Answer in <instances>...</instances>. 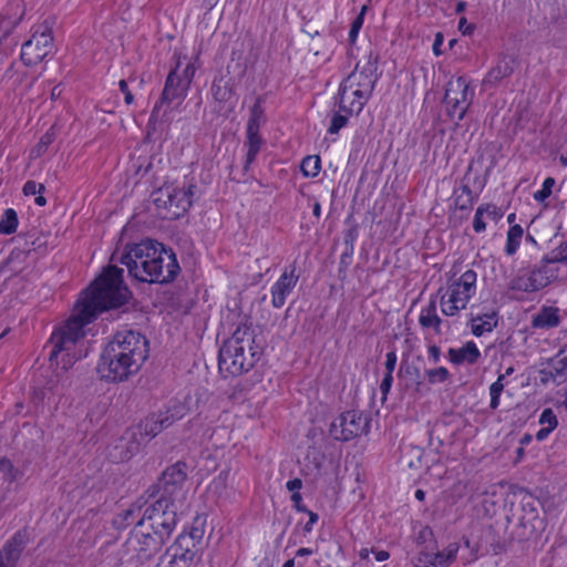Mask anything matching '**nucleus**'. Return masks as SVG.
Wrapping results in <instances>:
<instances>
[{"instance_id":"nucleus-1","label":"nucleus","mask_w":567,"mask_h":567,"mask_svg":"<svg viewBox=\"0 0 567 567\" xmlns=\"http://www.w3.org/2000/svg\"><path fill=\"white\" fill-rule=\"evenodd\" d=\"M130 291L123 284V269L109 266L86 289L84 297L75 305L73 315L63 326L53 331L49 340L50 362L52 364L55 362L63 370L71 368L79 359L74 348L76 342L85 336L84 327L99 313L126 303Z\"/></svg>"},{"instance_id":"nucleus-2","label":"nucleus","mask_w":567,"mask_h":567,"mask_svg":"<svg viewBox=\"0 0 567 567\" xmlns=\"http://www.w3.org/2000/svg\"><path fill=\"white\" fill-rule=\"evenodd\" d=\"M144 334L135 330L117 331L104 347L96 367L102 380L118 383L137 373L148 358Z\"/></svg>"},{"instance_id":"nucleus-3","label":"nucleus","mask_w":567,"mask_h":567,"mask_svg":"<svg viewBox=\"0 0 567 567\" xmlns=\"http://www.w3.org/2000/svg\"><path fill=\"white\" fill-rule=\"evenodd\" d=\"M261 354L262 347L257 342L252 323L245 319L220 347L218 368L220 372H227L234 377L241 375L256 365Z\"/></svg>"},{"instance_id":"nucleus-4","label":"nucleus","mask_w":567,"mask_h":567,"mask_svg":"<svg viewBox=\"0 0 567 567\" xmlns=\"http://www.w3.org/2000/svg\"><path fill=\"white\" fill-rule=\"evenodd\" d=\"M378 70V58L369 54L367 63L360 69V63L342 82V91L351 90L352 95H357L355 101H351L350 113L359 114L372 95L375 82L378 80L375 72Z\"/></svg>"},{"instance_id":"nucleus-5","label":"nucleus","mask_w":567,"mask_h":567,"mask_svg":"<svg viewBox=\"0 0 567 567\" xmlns=\"http://www.w3.org/2000/svg\"><path fill=\"white\" fill-rule=\"evenodd\" d=\"M121 258L141 259L144 262L166 266V278L175 279L181 272V267L175 252L163 244L145 239L137 244L127 245Z\"/></svg>"},{"instance_id":"nucleus-6","label":"nucleus","mask_w":567,"mask_h":567,"mask_svg":"<svg viewBox=\"0 0 567 567\" xmlns=\"http://www.w3.org/2000/svg\"><path fill=\"white\" fill-rule=\"evenodd\" d=\"M181 505L164 497H154L144 507L138 525H147L171 537L177 524V509Z\"/></svg>"},{"instance_id":"nucleus-7","label":"nucleus","mask_w":567,"mask_h":567,"mask_svg":"<svg viewBox=\"0 0 567 567\" xmlns=\"http://www.w3.org/2000/svg\"><path fill=\"white\" fill-rule=\"evenodd\" d=\"M186 476V464L177 462L167 467L157 482L150 486L145 493L148 495V498L159 496L182 505L186 494L184 491Z\"/></svg>"},{"instance_id":"nucleus-8","label":"nucleus","mask_w":567,"mask_h":567,"mask_svg":"<svg viewBox=\"0 0 567 567\" xmlns=\"http://www.w3.org/2000/svg\"><path fill=\"white\" fill-rule=\"evenodd\" d=\"M196 185H164L153 193V202L157 208H164L173 218L183 216L193 205Z\"/></svg>"},{"instance_id":"nucleus-9","label":"nucleus","mask_w":567,"mask_h":567,"mask_svg":"<svg viewBox=\"0 0 567 567\" xmlns=\"http://www.w3.org/2000/svg\"><path fill=\"white\" fill-rule=\"evenodd\" d=\"M555 262V260L547 256L543 257L540 264L536 265L532 270L518 272L508 282V289L527 293L544 289L557 278L558 269L549 266Z\"/></svg>"},{"instance_id":"nucleus-10","label":"nucleus","mask_w":567,"mask_h":567,"mask_svg":"<svg viewBox=\"0 0 567 567\" xmlns=\"http://www.w3.org/2000/svg\"><path fill=\"white\" fill-rule=\"evenodd\" d=\"M476 272L470 269L449 287L447 293L441 298V309L445 316L453 317L466 308L476 291Z\"/></svg>"},{"instance_id":"nucleus-11","label":"nucleus","mask_w":567,"mask_h":567,"mask_svg":"<svg viewBox=\"0 0 567 567\" xmlns=\"http://www.w3.org/2000/svg\"><path fill=\"white\" fill-rule=\"evenodd\" d=\"M475 92L464 76L451 79L445 89L444 103L451 118L462 121L471 106Z\"/></svg>"},{"instance_id":"nucleus-12","label":"nucleus","mask_w":567,"mask_h":567,"mask_svg":"<svg viewBox=\"0 0 567 567\" xmlns=\"http://www.w3.org/2000/svg\"><path fill=\"white\" fill-rule=\"evenodd\" d=\"M169 539L158 530H152L147 525L134 527L127 540V545L136 553L140 561H146L154 557Z\"/></svg>"},{"instance_id":"nucleus-13","label":"nucleus","mask_w":567,"mask_h":567,"mask_svg":"<svg viewBox=\"0 0 567 567\" xmlns=\"http://www.w3.org/2000/svg\"><path fill=\"white\" fill-rule=\"evenodd\" d=\"M178 68L179 63L168 73L159 101L153 107L151 120H162L174 102L178 105L186 97L189 85L179 78Z\"/></svg>"},{"instance_id":"nucleus-14","label":"nucleus","mask_w":567,"mask_h":567,"mask_svg":"<svg viewBox=\"0 0 567 567\" xmlns=\"http://www.w3.org/2000/svg\"><path fill=\"white\" fill-rule=\"evenodd\" d=\"M368 422L361 412L346 411L339 414L330 424L329 434L336 441L348 442L367 431Z\"/></svg>"},{"instance_id":"nucleus-15","label":"nucleus","mask_w":567,"mask_h":567,"mask_svg":"<svg viewBox=\"0 0 567 567\" xmlns=\"http://www.w3.org/2000/svg\"><path fill=\"white\" fill-rule=\"evenodd\" d=\"M53 37L48 25L40 27L32 37L22 44L21 60L25 65L40 63L50 52L53 45Z\"/></svg>"},{"instance_id":"nucleus-16","label":"nucleus","mask_w":567,"mask_h":567,"mask_svg":"<svg viewBox=\"0 0 567 567\" xmlns=\"http://www.w3.org/2000/svg\"><path fill=\"white\" fill-rule=\"evenodd\" d=\"M122 265L127 268V272L131 278L141 281V282H150V284H168L174 281L175 279H167L166 266L144 262L141 259H124L120 258L118 260Z\"/></svg>"},{"instance_id":"nucleus-17","label":"nucleus","mask_w":567,"mask_h":567,"mask_svg":"<svg viewBox=\"0 0 567 567\" xmlns=\"http://www.w3.org/2000/svg\"><path fill=\"white\" fill-rule=\"evenodd\" d=\"M192 540L177 537L165 554L161 557L159 566L163 567H193L199 548H194Z\"/></svg>"},{"instance_id":"nucleus-18","label":"nucleus","mask_w":567,"mask_h":567,"mask_svg":"<svg viewBox=\"0 0 567 567\" xmlns=\"http://www.w3.org/2000/svg\"><path fill=\"white\" fill-rule=\"evenodd\" d=\"M299 276L296 274V267L290 266L271 287V305L275 308H281L286 303L287 297L292 292L298 282Z\"/></svg>"},{"instance_id":"nucleus-19","label":"nucleus","mask_w":567,"mask_h":567,"mask_svg":"<svg viewBox=\"0 0 567 567\" xmlns=\"http://www.w3.org/2000/svg\"><path fill=\"white\" fill-rule=\"evenodd\" d=\"M28 543L27 529H20L4 544L0 550V567H16L21 553Z\"/></svg>"},{"instance_id":"nucleus-20","label":"nucleus","mask_w":567,"mask_h":567,"mask_svg":"<svg viewBox=\"0 0 567 567\" xmlns=\"http://www.w3.org/2000/svg\"><path fill=\"white\" fill-rule=\"evenodd\" d=\"M150 501L151 498H148V495L144 493L134 503H132L128 508L116 515L113 519L114 526L118 529L126 528L131 525L138 527V520L142 518L144 507Z\"/></svg>"},{"instance_id":"nucleus-21","label":"nucleus","mask_w":567,"mask_h":567,"mask_svg":"<svg viewBox=\"0 0 567 567\" xmlns=\"http://www.w3.org/2000/svg\"><path fill=\"white\" fill-rule=\"evenodd\" d=\"M13 240L16 243V249L21 250L24 254L42 251L48 244L47 236L37 229L20 234L14 237Z\"/></svg>"},{"instance_id":"nucleus-22","label":"nucleus","mask_w":567,"mask_h":567,"mask_svg":"<svg viewBox=\"0 0 567 567\" xmlns=\"http://www.w3.org/2000/svg\"><path fill=\"white\" fill-rule=\"evenodd\" d=\"M561 323L560 309L553 306H543L537 313L532 317V327L534 329L549 330L557 328Z\"/></svg>"},{"instance_id":"nucleus-23","label":"nucleus","mask_w":567,"mask_h":567,"mask_svg":"<svg viewBox=\"0 0 567 567\" xmlns=\"http://www.w3.org/2000/svg\"><path fill=\"white\" fill-rule=\"evenodd\" d=\"M481 352L473 341H467L462 348L449 350V359L454 364H474L478 361Z\"/></svg>"},{"instance_id":"nucleus-24","label":"nucleus","mask_w":567,"mask_h":567,"mask_svg":"<svg viewBox=\"0 0 567 567\" xmlns=\"http://www.w3.org/2000/svg\"><path fill=\"white\" fill-rule=\"evenodd\" d=\"M514 72L513 60L502 56L497 64L493 66L483 80V84H496L501 80L508 78Z\"/></svg>"},{"instance_id":"nucleus-25","label":"nucleus","mask_w":567,"mask_h":567,"mask_svg":"<svg viewBox=\"0 0 567 567\" xmlns=\"http://www.w3.org/2000/svg\"><path fill=\"white\" fill-rule=\"evenodd\" d=\"M121 437L123 442H125V454L124 456H120L122 460L132 458L140 451L141 446L146 442L145 439L140 437L137 427L125 431Z\"/></svg>"},{"instance_id":"nucleus-26","label":"nucleus","mask_w":567,"mask_h":567,"mask_svg":"<svg viewBox=\"0 0 567 567\" xmlns=\"http://www.w3.org/2000/svg\"><path fill=\"white\" fill-rule=\"evenodd\" d=\"M212 94L217 102H227L233 96V84L225 76L216 78L212 84Z\"/></svg>"},{"instance_id":"nucleus-27","label":"nucleus","mask_w":567,"mask_h":567,"mask_svg":"<svg viewBox=\"0 0 567 567\" xmlns=\"http://www.w3.org/2000/svg\"><path fill=\"white\" fill-rule=\"evenodd\" d=\"M495 317H496V313L493 312L489 315H484L483 317L477 316L476 318H472L471 319L472 333L475 337H481L485 332L492 331L497 326V320L495 319Z\"/></svg>"},{"instance_id":"nucleus-28","label":"nucleus","mask_w":567,"mask_h":567,"mask_svg":"<svg viewBox=\"0 0 567 567\" xmlns=\"http://www.w3.org/2000/svg\"><path fill=\"white\" fill-rule=\"evenodd\" d=\"M419 322L423 328H433L436 332H440L442 320L436 313V302L434 300H431L430 303L422 309Z\"/></svg>"},{"instance_id":"nucleus-29","label":"nucleus","mask_w":567,"mask_h":567,"mask_svg":"<svg viewBox=\"0 0 567 567\" xmlns=\"http://www.w3.org/2000/svg\"><path fill=\"white\" fill-rule=\"evenodd\" d=\"M460 545L457 543L449 544L443 550L434 554L433 567H449L452 565L457 557Z\"/></svg>"},{"instance_id":"nucleus-30","label":"nucleus","mask_w":567,"mask_h":567,"mask_svg":"<svg viewBox=\"0 0 567 567\" xmlns=\"http://www.w3.org/2000/svg\"><path fill=\"white\" fill-rule=\"evenodd\" d=\"M548 367H550V377H557L558 384L564 382L567 378V357L561 354L560 351L548 361Z\"/></svg>"},{"instance_id":"nucleus-31","label":"nucleus","mask_w":567,"mask_h":567,"mask_svg":"<svg viewBox=\"0 0 567 567\" xmlns=\"http://www.w3.org/2000/svg\"><path fill=\"white\" fill-rule=\"evenodd\" d=\"M136 427L138 430L140 437L145 439L146 442L162 432V426L158 424L157 417L153 415L145 417V420Z\"/></svg>"},{"instance_id":"nucleus-32","label":"nucleus","mask_w":567,"mask_h":567,"mask_svg":"<svg viewBox=\"0 0 567 567\" xmlns=\"http://www.w3.org/2000/svg\"><path fill=\"white\" fill-rule=\"evenodd\" d=\"M524 230L520 225L511 226L507 231L505 252L508 256L516 254L519 248Z\"/></svg>"},{"instance_id":"nucleus-33","label":"nucleus","mask_w":567,"mask_h":567,"mask_svg":"<svg viewBox=\"0 0 567 567\" xmlns=\"http://www.w3.org/2000/svg\"><path fill=\"white\" fill-rule=\"evenodd\" d=\"M264 102V99L261 96H258L256 99V102L250 109V115L247 123V130L246 131H254L259 132L260 122L264 116V109L261 106Z\"/></svg>"},{"instance_id":"nucleus-34","label":"nucleus","mask_w":567,"mask_h":567,"mask_svg":"<svg viewBox=\"0 0 567 567\" xmlns=\"http://www.w3.org/2000/svg\"><path fill=\"white\" fill-rule=\"evenodd\" d=\"M485 214H487L492 218H495L496 207L493 205L477 207L473 219V228L476 233H482L486 229V224L483 219Z\"/></svg>"},{"instance_id":"nucleus-35","label":"nucleus","mask_w":567,"mask_h":567,"mask_svg":"<svg viewBox=\"0 0 567 567\" xmlns=\"http://www.w3.org/2000/svg\"><path fill=\"white\" fill-rule=\"evenodd\" d=\"M18 227V215L12 208L4 210L0 219V233L4 235L13 234Z\"/></svg>"},{"instance_id":"nucleus-36","label":"nucleus","mask_w":567,"mask_h":567,"mask_svg":"<svg viewBox=\"0 0 567 567\" xmlns=\"http://www.w3.org/2000/svg\"><path fill=\"white\" fill-rule=\"evenodd\" d=\"M321 168V159L318 155L307 156L302 159L300 169L307 177H316Z\"/></svg>"},{"instance_id":"nucleus-37","label":"nucleus","mask_w":567,"mask_h":567,"mask_svg":"<svg viewBox=\"0 0 567 567\" xmlns=\"http://www.w3.org/2000/svg\"><path fill=\"white\" fill-rule=\"evenodd\" d=\"M229 471H221L210 483L209 489L217 494L219 497L226 492L228 487Z\"/></svg>"},{"instance_id":"nucleus-38","label":"nucleus","mask_w":567,"mask_h":567,"mask_svg":"<svg viewBox=\"0 0 567 567\" xmlns=\"http://www.w3.org/2000/svg\"><path fill=\"white\" fill-rule=\"evenodd\" d=\"M505 375L501 374L497 380L491 384L489 386V395H491V402L489 406L493 410H496L499 405V396L504 390V380Z\"/></svg>"},{"instance_id":"nucleus-39","label":"nucleus","mask_w":567,"mask_h":567,"mask_svg":"<svg viewBox=\"0 0 567 567\" xmlns=\"http://www.w3.org/2000/svg\"><path fill=\"white\" fill-rule=\"evenodd\" d=\"M19 471L16 470L8 458H0V476L6 482H13L17 480Z\"/></svg>"},{"instance_id":"nucleus-40","label":"nucleus","mask_w":567,"mask_h":567,"mask_svg":"<svg viewBox=\"0 0 567 567\" xmlns=\"http://www.w3.org/2000/svg\"><path fill=\"white\" fill-rule=\"evenodd\" d=\"M425 374L431 384L444 382L450 378V372L444 367L426 370Z\"/></svg>"},{"instance_id":"nucleus-41","label":"nucleus","mask_w":567,"mask_h":567,"mask_svg":"<svg viewBox=\"0 0 567 567\" xmlns=\"http://www.w3.org/2000/svg\"><path fill=\"white\" fill-rule=\"evenodd\" d=\"M539 424L544 427L554 431L558 425V420L553 409H545L539 416Z\"/></svg>"},{"instance_id":"nucleus-42","label":"nucleus","mask_w":567,"mask_h":567,"mask_svg":"<svg viewBox=\"0 0 567 567\" xmlns=\"http://www.w3.org/2000/svg\"><path fill=\"white\" fill-rule=\"evenodd\" d=\"M555 178L553 177H547L545 178L544 183H543V187L540 190H537L535 194H534V199L536 202H544L545 199H547L550 195H551V189L553 187L555 186Z\"/></svg>"},{"instance_id":"nucleus-43","label":"nucleus","mask_w":567,"mask_h":567,"mask_svg":"<svg viewBox=\"0 0 567 567\" xmlns=\"http://www.w3.org/2000/svg\"><path fill=\"white\" fill-rule=\"evenodd\" d=\"M339 107L341 111L348 113V114H351L350 113V107L351 106V101H355L357 100V95H352L351 94V90L349 91H346V93H343L342 91V83L340 84V87H339Z\"/></svg>"},{"instance_id":"nucleus-44","label":"nucleus","mask_w":567,"mask_h":567,"mask_svg":"<svg viewBox=\"0 0 567 567\" xmlns=\"http://www.w3.org/2000/svg\"><path fill=\"white\" fill-rule=\"evenodd\" d=\"M348 123V116L340 113H334L331 118L330 126L328 128L329 134H337Z\"/></svg>"},{"instance_id":"nucleus-45","label":"nucleus","mask_w":567,"mask_h":567,"mask_svg":"<svg viewBox=\"0 0 567 567\" xmlns=\"http://www.w3.org/2000/svg\"><path fill=\"white\" fill-rule=\"evenodd\" d=\"M125 442H123L122 437H120L116 443L114 444V446L112 449H110L109 451V456L111 457V460L113 462H126L127 460H122L120 458V456H124L125 454Z\"/></svg>"},{"instance_id":"nucleus-46","label":"nucleus","mask_w":567,"mask_h":567,"mask_svg":"<svg viewBox=\"0 0 567 567\" xmlns=\"http://www.w3.org/2000/svg\"><path fill=\"white\" fill-rule=\"evenodd\" d=\"M204 536V530L198 527H193L188 533H182L178 537L189 538L192 540L194 548H199Z\"/></svg>"},{"instance_id":"nucleus-47","label":"nucleus","mask_w":567,"mask_h":567,"mask_svg":"<svg viewBox=\"0 0 567 567\" xmlns=\"http://www.w3.org/2000/svg\"><path fill=\"white\" fill-rule=\"evenodd\" d=\"M455 206L461 209V210H465V209H470L474 203V196H466V195H462V194H458L457 190H455Z\"/></svg>"},{"instance_id":"nucleus-48","label":"nucleus","mask_w":567,"mask_h":567,"mask_svg":"<svg viewBox=\"0 0 567 567\" xmlns=\"http://www.w3.org/2000/svg\"><path fill=\"white\" fill-rule=\"evenodd\" d=\"M23 194L25 196H31L35 194H43L45 190V186L43 184H38L34 181H28L23 186Z\"/></svg>"},{"instance_id":"nucleus-49","label":"nucleus","mask_w":567,"mask_h":567,"mask_svg":"<svg viewBox=\"0 0 567 567\" xmlns=\"http://www.w3.org/2000/svg\"><path fill=\"white\" fill-rule=\"evenodd\" d=\"M261 144H262V138L259 135V132L246 131V142H245L246 147H256V148L260 150Z\"/></svg>"},{"instance_id":"nucleus-50","label":"nucleus","mask_w":567,"mask_h":567,"mask_svg":"<svg viewBox=\"0 0 567 567\" xmlns=\"http://www.w3.org/2000/svg\"><path fill=\"white\" fill-rule=\"evenodd\" d=\"M152 415L157 417V422L162 426V431L164 429H167L168 426H171L176 420V417L173 414H171L168 411H166L164 413L161 412L158 414H152Z\"/></svg>"},{"instance_id":"nucleus-51","label":"nucleus","mask_w":567,"mask_h":567,"mask_svg":"<svg viewBox=\"0 0 567 567\" xmlns=\"http://www.w3.org/2000/svg\"><path fill=\"white\" fill-rule=\"evenodd\" d=\"M392 382H393L392 374L384 373L383 380L381 381V384H380V391L382 393L381 401L383 403L386 401V396H388V394H389V392L391 390Z\"/></svg>"},{"instance_id":"nucleus-52","label":"nucleus","mask_w":567,"mask_h":567,"mask_svg":"<svg viewBox=\"0 0 567 567\" xmlns=\"http://www.w3.org/2000/svg\"><path fill=\"white\" fill-rule=\"evenodd\" d=\"M196 72V68L193 63H188L182 72H179V78L190 86V83L194 79Z\"/></svg>"},{"instance_id":"nucleus-53","label":"nucleus","mask_w":567,"mask_h":567,"mask_svg":"<svg viewBox=\"0 0 567 567\" xmlns=\"http://www.w3.org/2000/svg\"><path fill=\"white\" fill-rule=\"evenodd\" d=\"M396 360H398V357H396L395 350H391L386 353L385 363H384L385 373H390V374L393 373L395 365H396Z\"/></svg>"},{"instance_id":"nucleus-54","label":"nucleus","mask_w":567,"mask_h":567,"mask_svg":"<svg viewBox=\"0 0 567 567\" xmlns=\"http://www.w3.org/2000/svg\"><path fill=\"white\" fill-rule=\"evenodd\" d=\"M259 148L256 147H247L246 158L244 163V171L248 172L250 165L255 162L257 154L259 153Z\"/></svg>"},{"instance_id":"nucleus-55","label":"nucleus","mask_w":567,"mask_h":567,"mask_svg":"<svg viewBox=\"0 0 567 567\" xmlns=\"http://www.w3.org/2000/svg\"><path fill=\"white\" fill-rule=\"evenodd\" d=\"M118 86H120L121 92L124 94L125 103L127 105L132 104L133 101H134V95L132 94V92L128 89L127 81L126 80H121L118 82Z\"/></svg>"},{"instance_id":"nucleus-56","label":"nucleus","mask_w":567,"mask_h":567,"mask_svg":"<svg viewBox=\"0 0 567 567\" xmlns=\"http://www.w3.org/2000/svg\"><path fill=\"white\" fill-rule=\"evenodd\" d=\"M551 260L557 262H567V241L558 247L557 254L551 257Z\"/></svg>"},{"instance_id":"nucleus-57","label":"nucleus","mask_w":567,"mask_h":567,"mask_svg":"<svg viewBox=\"0 0 567 567\" xmlns=\"http://www.w3.org/2000/svg\"><path fill=\"white\" fill-rule=\"evenodd\" d=\"M367 9H368L367 6H363L361 8V11L355 17V19L352 21L351 28L361 30L363 21H364V16H365Z\"/></svg>"},{"instance_id":"nucleus-58","label":"nucleus","mask_w":567,"mask_h":567,"mask_svg":"<svg viewBox=\"0 0 567 567\" xmlns=\"http://www.w3.org/2000/svg\"><path fill=\"white\" fill-rule=\"evenodd\" d=\"M444 42V37L441 32H437L435 34V39H434V43H433V47H432V50H433V53L439 56L442 54V50H441V47Z\"/></svg>"},{"instance_id":"nucleus-59","label":"nucleus","mask_w":567,"mask_h":567,"mask_svg":"<svg viewBox=\"0 0 567 567\" xmlns=\"http://www.w3.org/2000/svg\"><path fill=\"white\" fill-rule=\"evenodd\" d=\"M307 513L309 515V520L303 526V530H305V533H310L312 530L313 525L318 522L319 516H318V514H316L311 511H308Z\"/></svg>"},{"instance_id":"nucleus-60","label":"nucleus","mask_w":567,"mask_h":567,"mask_svg":"<svg viewBox=\"0 0 567 567\" xmlns=\"http://www.w3.org/2000/svg\"><path fill=\"white\" fill-rule=\"evenodd\" d=\"M434 554L431 553H421L417 558V566H432Z\"/></svg>"},{"instance_id":"nucleus-61","label":"nucleus","mask_w":567,"mask_h":567,"mask_svg":"<svg viewBox=\"0 0 567 567\" xmlns=\"http://www.w3.org/2000/svg\"><path fill=\"white\" fill-rule=\"evenodd\" d=\"M458 30L463 33V34H471L474 30V25L473 24H467V20L466 18L462 17L458 21Z\"/></svg>"},{"instance_id":"nucleus-62","label":"nucleus","mask_w":567,"mask_h":567,"mask_svg":"<svg viewBox=\"0 0 567 567\" xmlns=\"http://www.w3.org/2000/svg\"><path fill=\"white\" fill-rule=\"evenodd\" d=\"M549 373H550V367L542 369L539 371L542 383H547L548 381H554L558 384L557 377H550Z\"/></svg>"},{"instance_id":"nucleus-63","label":"nucleus","mask_w":567,"mask_h":567,"mask_svg":"<svg viewBox=\"0 0 567 567\" xmlns=\"http://www.w3.org/2000/svg\"><path fill=\"white\" fill-rule=\"evenodd\" d=\"M286 487L288 491L296 493L302 487V481L300 478H293L287 482Z\"/></svg>"},{"instance_id":"nucleus-64","label":"nucleus","mask_w":567,"mask_h":567,"mask_svg":"<svg viewBox=\"0 0 567 567\" xmlns=\"http://www.w3.org/2000/svg\"><path fill=\"white\" fill-rule=\"evenodd\" d=\"M51 142L52 138L49 134L42 136L39 144L37 145V155H40L41 152L44 151Z\"/></svg>"}]
</instances>
